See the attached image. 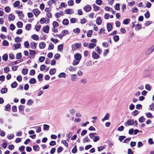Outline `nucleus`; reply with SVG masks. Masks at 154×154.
Returning a JSON list of instances; mask_svg holds the SVG:
<instances>
[{"instance_id":"13d9d810","label":"nucleus","mask_w":154,"mask_h":154,"mask_svg":"<svg viewBox=\"0 0 154 154\" xmlns=\"http://www.w3.org/2000/svg\"><path fill=\"white\" fill-rule=\"evenodd\" d=\"M43 77V75L42 74H39L38 76V78L39 81H41L42 80V79Z\"/></svg>"},{"instance_id":"a19ab883","label":"nucleus","mask_w":154,"mask_h":154,"mask_svg":"<svg viewBox=\"0 0 154 154\" xmlns=\"http://www.w3.org/2000/svg\"><path fill=\"white\" fill-rule=\"evenodd\" d=\"M8 89L7 88H3L1 90V92L2 94H5L7 92Z\"/></svg>"},{"instance_id":"ea45409f","label":"nucleus","mask_w":154,"mask_h":154,"mask_svg":"<svg viewBox=\"0 0 154 154\" xmlns=\"http://www.w3.org/2000/svg\"><path fill=\"white\" fill-rule=\"evenodd\" d=\"M31 25L30 24H27L25 27V29L26 30H29L31 29Z\"/></svg>"},{"instance_id":"4468645a","label":"nucleus","mask_w":154,"mask_h":154,"mask_svg":"<svg viewBox=\"0 0 154 154\" xmlns=\"http://www.w3.org/2000/svg\"><path fill=\"white\" fill-rule=\"evenodd\" d=\"M69 71L71 72H75L77 69V67L72 66H70L68 68Z\"/></svg>"},{"instance_id":"a878e982","label":"nucleus","mask_w":154,"mask_h":154,"mask_svg":"<svg viewBox=\"0 0 154 154\" xmlns=\"http://www.w3.org/2000/svg\"><path fill=\"white\" fill-rule=\"evenodd\" d=\"M96 46L95 44L93 43H90L88 45V48L90 49H93Z\"/></svg>"},{"instance_id":"774afa93","label":"nucleus","mask_w":154,"mask_h":154,"mask_svg":"<svg viewBox=\"0 0 154 154\" xmlns=\"http://www.w3.org/2000/svg\"><path fill=\"white\" fill-rule=\"evenodd\" d=\"M79 62V61L77 60H74L72 63V64L74 66H76L78 64Z\"/></svg>"},{"instance_id":"4c0bfd02","label":"nucleus","mask_w":154,"mask_h":154,"mask_svg":"<svg viewBox=\"0 0 154 154\" xmlns=\"http://www.w3.org/2000/svg\"><path fill=\"white\" fill-rule=\"evenodd\" d=\"M92 34V31L91 30H89L88 31L87 33V36L88 37H91Z\"/></svg>"},{"instance_id":"69168bd1","label":"nucleus","mask_w":154,"mask_h":154,"mask_svg":"<svg viewBox=\"0 0 154 154\" xmlns=\"http://www.w3.org/2000/svg\"><path fill=\"white\" fill-rule=\"evenodd\" d=\"M73 32L75 33H79L80 32V30L79 28H76L73 29Z\"/></svg>"},{"instance_id":"393cba45","label":"nucleus","mask_w":154,"mask_h":154,"mask_svg":"<svg viewBox=\"0 0 154 154\" xmlns=\"http://www.w3.org/2000/svg\"><path fill=\"white\" fill-rule=\"evenodd\" d=\"M109 50L108 49L104 50L103 55L104 57H106L108 54L109 53Z\"/></svg>"},{"instance_id":"37998d69","label":"nucleus","mask_w":154,"mask_h":154,"mask_svg":"<svg viewBox=\"0 0 154 154\" xmlns=\"http://www.w3.org/2000/svg\"><path fill=\"white\" fill-rule=\"evenodd\" d=\"M33 149L36 151H38L39 150L40 147L38 146H33Z\"/></svg>"},{"instance_id":"49530a36","label":"nucleus","mask_w":154,"mask_h":154,"mask_svg":"<svg viewBox=\"0 0 154 154\" xmlns=\"http://www.w3.org/2000/svg\"><path fill=\"white\" fill-rule=\"evenodd\" d=\"M2 45L4 46H8L9 45V43L7 40H4L2 42Z\"/></svg>"},{"instance_id":"680f3d73","label":"nucleus","mask_w":154,"mask_h":154,"mask_svg":"<svg viewBox=\"0 0 154 154\" xmlns=\"http://www.w3.org/2000/svg\"><path fill=\"white\" fill-rule=\"evenodd\" d=\"M96 3L97 5H100L102 3V1L101 0H96Z\"/></svg>"},{"instance_id":"9d476101","label":"nucleus","mask_w":154,"mask_h":154,"mask_svg":"<svg viewBox=\"0 0 154 154\" xmlns=\"http://www.w3.org/2000/svg\"><path fill=\"white\" fill-rule=\"evenodd\" d=\"M56 1L57 0H50L48 2V4L50 6H51L53 4L56 5Z\"/></svg>"},{"instance_id":"4d7b16f0","label":"nucleus","mask_w":154,"mask_h":154,"mask_svg":"<svg viewBox=\"0 0 154 154\" xmlns=\"http://www.w3.org/2000/svg\"><path fill=\"white\" fill-rule=\"evenodd\" d=\"M145 119L144 118L143 116L140 117L139 119V121L140 122L142 123L144 122Z\"/></svg>"},{"instance_id":"052dcab7","label":"nucleus","mask_w":154,"mask_h":154,"mask_svg":"<svg viewBox=\"0 0 154 154\" xmlns=\"http://www.w3.org/2000/svg\"><path fill=\"white\" fill-rule=\"evenodd\" d=\"M33 103V101L31 99L28 100L27 102V104L29 105H31Z\"/></svg>"},{"instance_id":"1a4fd4ad","label":"nucleus","mask_w":154,"mask_h":154,"mask_svg":"<svg viewBox=\"0 0 154 154\" xmlns=\"http://www.w3.org/2000/svg\"><path fill=\"white\" fill-rule=\"evenodd\" d=\"M92 56L93 58L94 59H97L99 57V55L95 52H92Z\"/></svg>"},{"instance_id":"473e14b6","label":"nucleus","mask_w":154,"mask_h":154,"mask_svg":"<svg viewBox=\"0 0 154 154\" xmlns=\"http://www.w3.org/2000/svg\"><path fill=\"white\" fill-rule=\"evenodd\" d=\"M17 25L18 28H21L22 27L23 24L22 22L20 21H19L17 23Z\"/></svg>"},{"instance_id":"7ed1b4c3","label":"nucleus","mask_w":154,"mask_h":154,"mask_svg":"<svg viewBox=\"0 0 154 154\" xmlns=\"http://www.w3.org/2000/svg\"><path fill=\"white\" fill-rule=\"evenodd\" d=\"M16 13L18 14V16L20 19L24 17V14L23 13L22 11L17 10L16 11Z\"/></svg>"},{"instance_id":"c03bdc74","label":"nucleus","mask_w":154,"mask_h":154,"mask_svg":"<svg viewBox=\"0 0 154 154\" xmlns=\"http://www.w3.org/2000/svg\"><path fill=\"white\" fill-rule=\"evenodd\" d=\"M54 45L52 43H50L49 45L48 49L49 50H52L54 48Z\"/></svg>"},{"instance_id":"5fc2aeb1","label":"nucleus","mask_w":154,"mask_h":154,"mask_svg":"<svg viewBox=\"0 0 154 154\" xmlns=\"http://www.w3.org/2000/svg\"><path fill=\"white\" fill-rule=\"evenodd\" d=\"M14 41L16 42H21V39L20 38L18 37H17L15 38Z\"/></svg>"},{"instance_id":"8fccbe9b","label":"nucleus","mask_w":154,"mask_h":154,"mask_svg":"<svg viewBox=\"0 0 154 154\" xmlns=\"http://www.w3.org/2000/svg\"><path fill=\"white\" fill-rule=\"evenodd\" d=\"M113 39L115 42H117L119 39V37L118 35H115L113 37Z\"/></svg>"},{"instance_id":"f257e3e1","label":"nucleus","mask_w":154,"mask_h":154,"mask_svg":"<svg viewBox=\"0 0 154 154\" xmlns=\"http://www.w3.org/2000/svg\"><path fill=\"white\" fill-rule=\"evenodd\" d=\"M81 44L80 43H76L72 45V49L73 50L79 49L81 47Z\"/></svg>"},{"instance_id":"58836bf2","label":"nucleus","mask_w":154,"mask_h":154,"mask_svg":"<svg viewBox=\"0 0 154 154\" xmlns=\"http://www.w3.org/2000/svg\"><path fill=\"white\" fill-rule=\"evenodd\" d=\"M59 24L56 21H54L52 23V25L54 28H56L59 26Z\"/></svg>"},{"instance_id":"338daca9","label":"nucleus","mask_w":154,"mask_h":154,"mask_svg":"<svg viewBox=\"0 0 154 154\" xmlns=\"http://www.w3.org/2000/svg\"><path fill=\"white\" fill-rule=\"evenodd\" d=\"M61 33L64 35V36L66 35H67L68 33V32L67 30H64L62 31Z\"/></svg>"},{"instance_id":"412c9836","label":"nucleus","mask_w":154,"mask_h":154,"mask_svg":"<svg viewBox=\"0 0 154 154\" xmlns=\"http://www.w3.org/2000/svg\"><path fill=\"white\" fill-rule=\"evenodd\" d=\"M66 74L65 73L61 72V73H60L59 74V75H58V77L60 78H65L66 77Z\"/></svg>"},{"instance_id":"c85d7f7f","label":"nucleus","mask_w":154,"mask_h":154,"mask_svg":"<svg viewBox=\"0 0 154 154\" xmlns=\"http://www.w3.org/2000/svg\"><path fill=\"white\" fill-rule=\"evenodd\" d=\"M87 20L85 18H83V19H80V23L82 24H85L87 22Z\"/></svg>"},{"instance_id":"e2e57ef3","label":"nucleus","mask_w":154,"mask_h":154,"mask_svg":"<svg viewBox=\"0 0 154 154\" xmlns=\"http://www.w3.org/2000/svg\"><path fill=\"white\" fill-rule=\"evenodd\" d=\"M146 117L148 118H152L153 116H152V114L150 112H148L146 113Z\"/></svg>"},{"instance_id":"f3484780","label":"nucleus","mask_w":154,"mask_h":154,"mask_svg":"<svg viewBox=\"0 0 154 154\" xmlns=\"http://www.w3.org/2000/svg\"><path fill=\"white\" fill-rule=\"evenodd\" d=\"M45 45L46 44L45 43L42 42L39 44V47L41 49H43L45 47Z\"/></svg>"},{"instance_id":"bb28decb","label":"nucleus","mask_w":154,"mask_h":154,"mask_svg":"<svg viewBox=\"0 0 154 154\" xmlns=\"http://www.w3.org/2000/svg\"><path fill=\"white\" fill-rule=\"evenodd\" d=\"M38 128V129L36 130V132L37 133H40L41 131V128L39 126H37V127H34L32 128Z\"/></svg>"},{"instance_id":"c9c22d12","label":"nucleus","mask_w":154,"mask_h":154,"mask_svg":"<svg viewBox=\"0 0 154 154\" xmlns=\"http://www.w3.org/2000/svg\"><path fill=\"white\" fill-rule=\"evenodd\" d=\"M17 84L16 82H14L11 85V86L12 88H14L17 87Z\"/></svg>"},{"instance_id":"f03ea898","label":"nucleus","mask_w":154,"mask_h":154,"mask_svg":"<svg viewBox=\"0 0 154 154\" xmlns=\"http://www.w3.org/2000/svg\"><path fill=\"white\" fill-rule=\"evenodd\" d=\"M134 120L133 119H129L128 120L127 122H125L124 125L126 126L129 125H134Z\"/></svg>"},{"instance_id":"a18cd8bd","label":"nucleus","mask_w":154,"mask_h":154,"mask_svg":"<svg viewBox=\"0 0 154 154\" xmlns=\"http://www.w3.org/2000/svg\"><path fill=\"white\" fill-rule=\"evenodd\" d=\"M11 109V106L9 104L6 105L5 108V110L7 111H9Z\"/></svg>"},{"instance_id":"bf43d9fd","label":"nucleus","mask_w":154,"mask_h":154,"mask_svg":"<svg viewBox=\"0 0 154 154\" xmlns=\"http://www.w3.org/2000/svg\"><path fill=\"white\" fill-rule=\"evenodd\" d=\"M4 70L5 73H7L10 71V69L8 67H6L4 68Z\"/></svg>"},{"instance_id":"2eb2a0df","label":"nucleus","mask_w":154,"mask_h":154,"mask_svg":"<svg viewBox=\"0 0 154 154\" xmlns=\"http://www.w3.org/2000/svg\"><path fill=\"white\" fill-rule=\"evenodd\" d=\"M30 45L31 48L32 49H35L36 47V43L34 42H31Z\"/></svg>"},{"instance_id":"c756f323","label":"nucleus","mask_w":154,"mask_h":154,"mask_svg":"<svg viewBox=\"0 0 154 154\" xmlns=\"http://www.w3.org/2000/svg\"><path fill=\"white\" fill-rule=\"evenodd\" d=\"M43 129L44 130L48 131L49 130L50 126L46 124H44L43 125Z\"/></svg>"},{"instance_id":"f8f14e48","label":"nucleus","mask_w":154,"mask_h":154,"mask_svg":"<svg viewBox=\"0 0 154 154\" xmlns=\"http://www.w3.org/2000/svg\"><path fill=\"white\" fill-rule=\"evenodd\" d=\"M15 19V16L14 15L12 14H10L9 15L8 19L9 21H13Z\"/></svg>"},{"instance_id":"f704fd0d","label":"nucleus","mask_w":154,"mask_h":154,"mask_svg":"<svg viewBox=\"0 0 154 154\" xmlns=\"http://www.w3.org/2000/svg\"><path fill=\"white\" fill-rule=\"evenodd\" d=\"M93 8L94 10L96 11L99 10L100 9V7L95 5H93Z\"/></svg>"},{"instance_id":"cd10ccee","label":"nucleus","mask_w":154,"mask_h":154,"mask_svg":"<svg viewBox=\"0 0 154 154\" xmlns=\"http://www.w3.org/2000/svg\"><path fill=\"white\" fill-rule=\"evenodd\" d=\"M32 38L35 40H37L39 38V37L37 35L34 34L32 35Z\"/></svg>"},{"instance_id":"0eeeda50","label":"nucleus","mask_w":154,"mask_h":154,"mask_svg":"<svg viewBox=\"0 0 154 154\" xmlns=\"http://www.w3.org/2000/svg\"><path fill=\"white\" fill-rule=\"evenodd\" d=\"M32 12L36 17H37L40 14V11L37 9H34Z\"/></svg>"},{"instance_id":"603ef678","label":"nucleus","mask_w":154,"mask_h":154,"mask_svg":"<svg viewBox=\"0 0 154 154\" xmlns=\"http://www.w3.org/2000/svg\"><path fill=\"white\" fill-rule=\"evenodd\" d=\"M138 113L139 112L138 110H135L132 112V115L133 116H135L138 114Z\"/></svg>"},{"instance_id":"ddd939ff","label":"nucleus","mask_w":154,"mask_h":154,"mask_svg":"<svg viewBox=\"0 0 154 154\" xmlns=\"http://www.w3.org/2000/svg\"><path fill=\"white\" fill-rule=\"evenodd\" d=\"M42 29L44 32L48 33L49 31V27L48 26H46L44 27Z\"/></svg>"},{"instance_id":"5701e85b","label":"nucleus","mask_w":154,"mask_h":154,"mask_svg":"<svg viewBox=\"0 0 154 154\" xmlns=\"http://www.w3.org/2000/svg\"><path fill=\"white\" fill-rule=\"evenodd\" d=\"M56 72V69L55 68L51 69H50L49 73L51 75L54 74Z\"/></svg>"},{"instance_id":"b1692460","label":"nucleus","mask_w":154,"mask_h":154,"mask_svg":"<svg viewBox=\"0 0 154 154\" xmlns=\"http://www.w3.org/2000/svg\"><path fill=\"white\" fill-rule=\"evenodd\" d=\"M130 21V19L127 18L126 19L124 20L123 21V23L125 25H127L129 23Z\"/></svg>"},{"instance_id":"3c124183","label":"nucleus","mask_w":154,"mask_h":154,"mask_svg":"<svg viewBox=\"0 0 154 154\" xmlns=\"http://www.w3.org/2000/svg\"><path fill=\"white\" fill-rule=\"evenodd\" d=\"M68 5L69 6H72L74 4L73 1L72 0H70L68 2Z\"/></svg>"},{"instance_id":"e433bc0d","label":"nucleus","mask_w":154,"mask_h":154,"mask_svg":"<svg viewBox=\"0 0 154 154\" xmlns=\"http://www.w3.org/2000/svg\"><path fill=\"white\" fill-rule=\"evenodd\" d=\"M2 58L4 60L7 61L8 59V55L7 54H5L3 55Z\"/></svg>"},{"instance_id":"a211bd4d","label":"nucleus","mask_w":154,"mask_h":154,"mask_svg":"<svg viewBox=\"0 0 154 154\" xmlns=\"http://www.w3.org/2000/svg\"><path fill=\"white\" fill-rule=\"evenodd\" d=\"M107 29L108 32H110L112 29V25L109 23L107 24Z\"/></svg>"},{"instance_id":"9b49d317","label":"nucleus","mask_w":154,"mask_h":154,"mask_svg":"<svg viewBox=\"0 0 154 154\" xmlns=\"http://www.w3.org/2000/svg\"><path fill=\"white\" fill-rule=\"evenodd\" d=\"M64 15V13L63 11H60L59 12H57L55 14V17L57 18H58L60 17L61 16H63Z\"/></svg>"},{"instance_id":"864d4df0","label":"nucleus","mask_w":154,"mask_h":154,"mask_svg":"<svg viewBox=\"0 0 154 154\" xmlns=\"http://www.w3.org/2000/svg\"><path fill=\"white\" fill-rule=\"evenodd\" d=\"M57 49L59 51H62L63 49V45L62 44H61L59 45L58 46Z\"/></svg>"},{"instance_id":"09e8293b","label":"nucleus","mask_w":154,"mask_h":154,"mask_svg":"<svg viewBox=\"0 0 154 154\" xmlns=\"http://www.w3.org/2000/svg\"><path fill=\"white\" fill-rule=\"evenodd\" d=\"M152 52V51H151L150 48H149L146 51L145 54L146 55H148L151 54Z\"/></svg>"},{"instance_id":"7c9ffc66","label":"nucleus","mask_w":154,"mask_h":154,"mask_svg":"<svg viewBox=\"0 0 154 154\" xmlns=\"http://www.w3.org/2000/svg\"><path fill=\"white\" fill-rule=\"evenodd\" d=\"M28 69H23L22 70V73L24 75H26L28 73Z\"/></svg>"},{"instance_id":"de8ad7c7","label":"nucleus","mask_w":154,"mask_h":154,"mask_svg":"<svg viewBox=\"0 0 154 154\" xmlns=\"http://www.w3.org/2000/svg\"><path fill=\"white\" fill-rule=\"evenodd\" d=\"M69 112L71 114H73L75 113V109L74 108H71L69 110Z\"/></svg>"},{"instance_id":"72a5a7b5","label":"nucleus","mask_w":154,"mask_h":154,"mask_svg":"<svg viewBox=\"0 0 154 154\" xmlns=\"http://www.w3.org/2000/svg\"><path fill=\"white\" fill-rule=\"evenodd\" d=\"M62 23L63 25H67L69 23V21L68 19H65L63 20Z\"/></svg>"},{"instance_id":"39448f33","label":"nucleus","mask_w":154,"mask_h":154,"mask_svg":"<svg viewBox=\"0 0 154 154\" xmlns=\"http://www.w3.org/2000/svg\"><path fill=\"white\" fill-rule=\"evenodd\" d=\"M74 58L75 60L80 61L82 58V56L79 53H76L74 55Z\"/></svg>"},{"instance_id":"20e7f679","label":"nucleus","mask_w":154,"mask_h":154,"mask_svg":"<svg viewBox=\"0 0 154 154\" xmlns=\"http://www.w3.org/2000/svg\"><path fill=\"white\" fill-rule=\"evenodd\" d=\"M91 7L90 5H87L83 8V9L86 12L91 10Z\"/></svg>"},{"instance_id":"6ab92c4d","label":"nucleus","mask_w":154,"mask_h":154,"mask_svg":"<svg viewBox=\"0 0 154 154\" xmlns=\"http://www.w3.org/2000/svg\"><path fill=\"white\" fill-rule=\"evenodd\" d=\"M109 114L108 113H106V114L104 117L101 120L102 122H103L105 120H108L109 117Z\"/></svg>"},{"instance_id":"0e129e2a","label":"nucleus","mask_w":154,"mask_h":154,"mask_svg":"<svg viewBox=\"0 0 154 154\" xmlns=\"http://www.w3.org/2000/svg\"><path fill=\"white\" fill-rule=\"evenodd\" d=\"M90 141V140L88 139L87 137H85L83 140V143H85L86 142H88Z\"/></svg>"},{"instance_id":"2f4dec72","label":"nucleus","mask_w":154,"mask_h":154,"mask_svg":"<svg viewBox=\"0 0 154 154\" xmlns=\"http://www.w3.org/2000/svg\"><path fill=\"white\" fill-rule=\"evenodd\" d=\"M20 2L19 1H16L14 4L13 5L14 7H17L19 5Z\"/></svg>"},{"instance_id":"dca6fc26","label":"nucleus","mask_w":154,"mask_h":154,"mask_svg":"<svg viewBox=\"0 0 154 154\" xmlns=\"http://www.w3.org/2000/svg\"><path fill=\"white\" fill-rule=\"evenodd\" d=\"M21 46V44L20 43H17L15 44L14 45V48L13 49L14 50H15L20 48Z\"/></svg>"},{"instance_id":"6e6d98bb","label":"nucleus","mask_w":154,"mask_h":154,"mask_svg":"<svg viewBox=\"0 0 154 154\" xmlns=\"http://www.w3.org/2000/svg\"><path fill=\"white\" fill-rule=\"evenodd\" d=\"M145 88L146 90L148 91H150L151 89V88L149 84H146L145 85Z\"/></svg>"},{"instance_id":"6e6552de","label":"nucleus","mask_w":154,"mask_h":154,"mask_svg":"<svg viewBox=\"0 0 154 154\" xmlns=\"http://www.w3.org/2000/svg\"><path fill=\"white\" fill-rule=\"evenodd\" d=\"M65 12L66 14H71L74 13V11L72 9H68L65 10Z\"/></svg>"},{"instance_id":"aec40b11","label":"nucleus","mask_w":154,"mask_h":154,"mask_svg":"<svg viewBox=\"0 0 154 154\" xmlns=\"http://www.w3.org/2000/svg\"><path fill=\"white\" fill-rule=\"evenodd\" d=\"M95 50L99 54H101L102 53L101 50L98 46L95 48Z\"/></svg>"},{"instance_id":"423d86ee","label":"nucleus","mask_w":154,"mask_h":154,"mask_svg":"<svg viewBox=\"0 0 154 154\" xmlns=\"http://www.w3.org/2000/svg\"><path fill=\"white\" fill-rule=\"evenodd\" d=\"M102 20L100 17H97V18L96 23L97 25H100L102 23Z\"/></svg>"},{"instance_id":"79ce46f5","label":"nucleus","mask_w":154,"mask_h":154,"mask_svg":"<svg viewBox=\"0 0 154 154\" xmlns=\"http://www.w3.org/2000/svg\"><path fill=\"white\" fill-rule=\"evenodd\" d=\"M36 82V80L35 78H33L31 79L29 81V82L31 84H34Z\"/></svg>"},{"instance_id":"4be33fe9","label":"nucleus","mask_w":154,"mask_h":154,"mask_svg":"<svg viewBox=\"0 0 154 154\" xmlns=\"http://www.w3.org/2000/svg\"><path fill=\"white\" fill-rule=\"evenodd\" d=\"M77 75L75 74H72L71 75V79L72 81H74L76 79Z\"/></svg>"}]
</instances>
